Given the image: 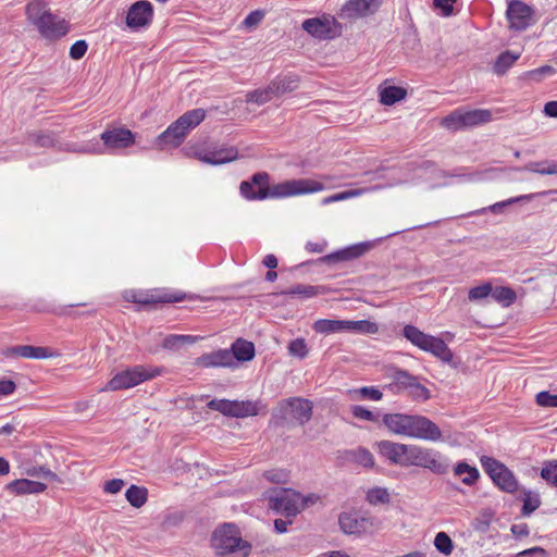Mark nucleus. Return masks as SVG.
I'll use <instances>...</instances> for the list:
<instances>
[{"mask_svg":"<svg viewBox=\"0 0 557 557\" xmlns=\"http://www.w3.org/2000/svg\"><path fill=\"white\" fill-rule=\"evenodd\" d=\"M324 189V184L311 178L289 180L270 186V175L267 172L255 173L249 181H243L239 185L240 195L247 200L287 198Z\"/></svg>","mask_w":557,"mask_h":557,"instance_id":"nucleus-1","label":"nucleus"},{"mask_svg":"<svg viewBox=\"0 0 557 557\" xmlns=\"http://www.w3.org/2000/svg\"><path fill=\"white\" fill-rule=\"evenodd\" d=\"M205 117L206 111L201 108L185 112L157 137L156 145L160 149L178 147L184 141L188 132L198 126Z\"/></svg>","mask_w":557,"mask_h":557,"instance_id":"nucleus-2","label":"nucleus"},{"mask_svg":"<svg viewBox=\"0 0 557 557\" xmlns=\"http://www.w3.org/2000/svg\"><path fill=\"white\" fill-rule=\"evenodd\" d=\"M264 499L268 502V507L275 513L292 518L307 506L310 498L304 497L292 488L276 487L267 491Z\"/></svg>","mask_w":557,"mask_h":557,"instance_id":"nucleus-3","label":"nucleus"},{"mask_svg":"<svg viewBox=\"0 0 557 557\" xmlns=\"http://www.w3.org/2000/svg\"><path fill=\"white\" fill-rule=\"evenodd\" d=\"M403 335L412 345L417 346L423 351L432 354L443 362L450 363L453 361L454 355L450 348L442 338L426 334L411 324L404 326Z\"/></svg>","mask_w":557,"mask_h":557,"instance_id":"nucleus-4","label":"nucleus"},{"mask_svg":"<svg viewBox=\"0 0 557 557\" xmlns=\"http://www.w3.org/2000/svg\"><path fill=\"white\" fill-rule=\"evenodd\" d=\"M162 369L154 366L137 364L117 372L107 383L103 391H122L137 386L161 375Z\"/></svg>","mask_w":557,"mask_h":557,"instance_id":"nucleus-5","label":"nucleus"},{"mask_svg":"<svg viewBox=\"0 0 557 557\" xmlns=\"http://www.w3.org/2000/svg\"><path fill=\"white\" fill-rule=\"evenodd\" d=\"M211 542L219 555L235 554L236 557H246L251 549V545L237 535V530L233 524H224L216 529Z\"/></svg>","mask_w":557,"mask_h":557,"instance_id":"nucleus-6","label":"nucleus"},{"mask_svg":"<svg viewBox=\"0 0 557 557\" xmlns=\"http://www.w3.org/2000/svg\"><path fill=\"white\" fill-rule=\"evenodd\" d=\"M492 121V112L487 109L457 108L441 121V125L448 131L457 132L479 126Z\"/></svg>","mask_w":557,"mask_h":557,"instance_id":"nucleus-7","label":"nucleus"},{"mask_svg":"<svg viewBox=\"0 0 557 557\" xmlns=\"http://www.w3.org/2000/svg\"><path fill=\"white\" fill-rule=\"evenodd\" d=\"M408 460V467L424 468L437 475H444L449 471L448 459L433 448L412 445Z\"/></svg>","mask_w":557,"mask_h":557,"instance_id":"nucleus-8","label":"nucleus"},{"mask_svg":"<svg viewBox=\"0 0 557 557\" xmlns=\"http://www.w3.org/2000/svg\"><path fill=\"white\" fill-rule=\"evenodd\" d=\"M480 462L485 473L500 491L513 494L520 490L515 473L505 463L490 456H482Z\"/></svg>","mask_w":557,"mask_h":557,"instance_id":"nucleus-9","label":"nucleus"},{"mask_svg":"<svg viewBox=\"0 0 557 557\" xmlns=\"http://www.w3.org/2000/svg\"><path fill=\"white\" fill-rule=\"evenodd\" d=\"M407 437L428 442L442 441L441 429L432 420L420 414H408Z\"/></svg>","mask_w":557,"mask_h":557,"instance_id":"nucleus-10","label":"nucleus"},{"mask_svg":"<svg viewBox=\"0 0 557 557\" xmlns=\"http://www.w3.org/2000/svg\"><path fill=\"white\" fill-rule=\"evenodd\" d=\"M506 16L509 28L515 32H523L535 23L533 8L521 0L508 2Z\"/></svg>","mask_w":557,"mask_h":557,"instance_id":"nucleus-11","label":"nucleus"},{"mask_svg":"<svg viewBox=\"0 0 557 557\" xmlns=\"http://www.w3.org/2000/svg\"><path fill=\"white\" fill-rule=\"evenodd\" d=\"M339 28L335 17L331 15L307 18L302 22V29L319 40L335 38L339 35Z\"/></svg>","mask_w":557,"mask_h":557,"instance_id":"nucleus-12","label":"nucleus"},{"mask_svg":"<svg viewBox=\"0 0 557 557\" xmlns=\"http://www.w3.org/2000/svg\"><path fill=\"white\" fill-rule=\"evenodd\" d=\"M37 30L46 39L54 41L64 37L70 28L65 20L59 18L49 12H44L40 16H37Z\"/></svg>","mask_w":557,"mask_h":557,"instance_id":"nucleus-13","label":"nucleus"},{"mask_svg":"<svg viewBox=\"0 0 557 557\" xmlns=\"http://www.w3.org/2000/svg\"><path fill=\"white\" fill-rule=\"evenodd\" d=\"M280 411L282 418H290L300 425H304L312 417V403L308 399L293 397L281 404Z\"/></svg>","mask_w":557,"mask_h":557,"instance_id":"nucleus-14","label":"nucleus"},{"mask_svg":"<svg viewBox=\"0 0 557 557\" xmlns=\"http://www.w3.org/2000/svg\"><path fill=\"white\" fill-rule=\"evenodd\" d=\"M100 139L103 143V150L108 149L112 151L116 149H125L134 145L135 134L126 127H114L102 132Z\"/></svg>","mask_w":557,"mask_h":557,"instance_id":"nucleus-15","label":"nucleus"},{"mask_svg":"<svg viewBox=\"0 0 557 557\" xmlns=\"http://www.w3.org/2000/svg\"><path fill=\"white\" fill-rule=\"evenodd\" d=\"M195 157L210 165H221L232 162L238 158V150L235 147H212L198 149Z\"/></svg>","mask_w":557,"mask_h":557,"instance_id":"nucleus-16","label":"nucleus"},{"mask_svg":"<svg viewBox=\"0 0 557 557\" xmlns=\"http://www.w3.org/2000/svg\"><path fill=\"white\" fill-rule=\"evenodd\" d=\"M153 20V7L147 0L133 3L126 15V24L132 29L147 27Z\"/></svg>","mask_w":557,"mask_h":557,"instance_id":"nucleus-17","label":"nucleus"},{"mask_svg":"<svg viewBox=\"0 0 557 557\" xmlns=\"http://www.w3.org/2000/svg\"><path fill=\"white\" fill-rule=\"evenodd\" d=\"M410 444L395 443L391 441H381L377 443L379 454L386 458L391 463L400 467H408V459L411 451Z\"/></svg>","mask_w":557,"mask_h":557,"instance_id":"nucleus-18","label":"nucleus"},{"mask_svg":"<svg viewBox=\"0 0 557 557\" xmlns=\"http://www.w3.org/2000/svg\"><path fill=\"white\" fill-rule=\"evenodd\" d=\"M341 530L348 535H361L372 528L373 523L367 517L360 516L356 511L342 512L338 517Z\"/></svg>","mask_w":557,"mask_h":557,"instance_id":"nucleus-19","label":"nucleus"},{"mask_svg":"<svg viewBox=\"0 0 557 557\" xmlns=\"http://www.w3.org/2000/svg\"><path fill=\"white\" fill-rule=\"evenodd\" d=\"M372 247L371 243L364 242L356 245L348 246L326 256L320 258V261L325 263H337L342 261H349L364 255Z\"/></svg>","mask_w":557,"mask_h":557,"instance_id":"nucleus-20","label":"nucleus"},{"mask_svg":"<svg viewBox=\"0 0 557 557\" xmlns=\"http://www.w3.org/2000/svg\"><path fill=\"white\" fill-rule=\"evenodd\" d=\"M233 357L228 349H218L202 354L196 359L195 364L200 368H234Z\"/></svg>","mask_w":557,"mask_h":557,"instance_id":"nucleus-21","label":"nucleus"},{"mask_svg":"<svg viewBox=\"0 0 557 557\" xmlns=\"http://www.w3.org/2000/svg\"><path fill=\"white\" fill-rule=\"evenodd\" d=\"M380 5V0H348L342 8V15L356 18L373 13Z\"/></svg>","mask_w":557,"mask_h":557,"instance_id":"nucleus-22","label":"nucleus"},{"mask_svg":"<svg viewBox=\"0 0 557 557\" xmlns=\"http://www.w3.org/2000/svg\"><path fill=\"white\" fill-rule=\"evenodd\" d=\"M300 77L295 73L277 75L270 82L275 98L295 91L299 87Z\"/></svg>","mask_w":557,"mask_h":557,"instance_id":"nucleus-23","label":"nucleus"},{"mask_svg":"<svg viewBox=\"0 0 557 557\" xmlns=\"http://www.w3.org/2000/svg\"><path fill=\"white\" fill-rule=\"evenodd\" d=\"M228 350L234 356V367H237L238 362L249 361L255 357V345L246 339H236Z\"/></svg>","mask_w":557,"mask_h":557,"instance_id":"nucleus-24","label":"nucleus"},{"mask_svg":"<svg viewBox=\"0 0 557 557\" xmlns=\"http://www.w3.org/2000/svg\"><path fill=\"white\" fill-rule=\"evenodd\" d=\"M382 422L389 432L407 437L408 414L385 413L382 418Z\"/></svg>","mask_w":557,"mask_h":557,"instance_id":"nucleus-25","label":"nucleus"},{"mask_svg":"<svg viewBox=\"0 0 557 557\" xmlns=\"http://www.w3.org/2000/svg\"><path fill=\"white\" fill-rule=\"evenodd\" d=\"M454 475L460 476L461 482L468 486L474 485L480 479V472L476 467L470 466L466 461H459L454 467Z\"/></svg>","mask_w":557,"mask_h":557,"instance_id":"nucleus-26","label":"nucleus"},{"mask_svg":"<svg viewBox=\"0 0 557 557\" xmlns=\"http://www.w3.org/2000/svg\"><path fill=\"white\" fill-rule=\"evenodd\" d=\"M259 403L252 400H233L232 418H248L259 413Z\"/></svg>","mask_w":557,"mask_h":557,"instance_id":"nucleus-27","label":"nucleus"},{"mask_svg":"<svg viewBox=\"0 0 557 557\" xmlns=\"http://www.w3.org/2000/svg\"><path fill=\"white\" fill-rule=\"evenodd\" d=\"M312 327L320 334L347 332V320L320 319L313 323Z\"/></svg>","mask_w":557,"mask_h":557,"instance_id":"nucleus-28","label":"nucleus"},{"mask_svg":"<svg viewBox=\"0 0 557 557\" xmlns=\"http://www.w3.org/2000/svg\"><path fill=\"white\" fill-rule=\"evenodd\" d=\"M199 338V336L195 335L170 334L163 338L162 347L168 350H178L185 345L197 343Z\"/></svg>","mask_w":557,"mask_h":557,"instance_id":"nucleus-29","label":"nucleus"},{"mask_svg":"<svg viewBox=\"0 0 557 557\" xmlns=\"http://www.w3.org/2000/svg\"><path fill=\"white\" fill-rule=\"evenodd\" d=\"M407 90L399 86H387L380 88V102L384 106H393L405 99Z\"/></svg>","mask_w":557,"mask_h":557,"instance_id":"nucleus-30","label":"nucleus"},{"mask_svg":"<svg viewBox=\"0 0 557 557\" xmlns=\"http://www.w3.org/2000/svg\"><path fill=\"white\" fill-rule=\"evenodd\" d=\"M521 170L537 173L541 175H557V161L542 160L532 161L525 164Z\"/></svg>","mask_w":557,"mask_h":557,"instance_id":"nucleus-31","label":"nucleus"},{"mask_svg":"<svg viewBox=\"0 0 557 557\" xmlns=\"http://www.w3.org/2000/svg\"><path fill=\"white\" fill-rule=\"evenodd\" d=\"M519 58L520 53H515L510 50L502 52L494 63V73L497 75H504Z\"/></svg>","mask_w":557,"mask_h":557,"instance_id":"nucleus-32","label":"nucleus"},{"mask_svg":"<svg viewBox=\"0 0 557 557\" xmlns=\"http://www.w3.org/2000/svg\"><path fill=\"white\" fill-rule=\"evenodd\" d=\"M534 197H535V194L521 195V196L512 197V198H509L507 200L499 201V202H496L494 205H491L487 208H483L481 210H476L472 214H481V213H484L486 211H491L492 213L499 214V213L503 212V209L505 207H507L509 205H512V203L529 201V200L533 199Z\"/></svg>","mask_w":557,"mask_h":557,"instance_id":"nucleus-33","label":"nucleus"},{"mask_svg":"<svg viewBox=\"0 0 557 557\" xmlns=\"http://www.w3.org/2000/svg\"><path fill=\"white\" fill-rule=\"evenodd\" d=\"M125 497L133 507L140 508L148 499V491L144 486L132 484L126 490Z\"/></svg>","mask_w":557,"mask_h":557,"instance_id":"nucleus-34","label":"nucleus"},{"mask_svg":"<svg viewBox=\"0 0 557 557\" xmlns=\"http://www.w3.org/2000/svg\"><path fill=\"white\" fill-rule=\"evenodd\" d=\"M522 494L523 506L521 515L524 517L533 513L541 506L540 495L527 488L519 490Z\"/></svg>","mask_w":557,"mask_h":557,"instance_id":"nucleus-35","label":"nucleus"},{"mask_svg":"<svg viewBox=\"0 0 557 557\" xmlns=\"http://www.w3.org/2000/svg\"><path fill=\"white\" fill-rule=\"evenodd\" d=\"M275 98L271 84L246 94V102L262 106Z\"/></svg>","mask_w":557,"mask_h":557,"instance_id":"nucleus-36","label":"nucleus"},{"mask_svg":"<svg viewBox=\"0 0 557 557\" xmlns=\"http://www.w3.org/2000/svg\"><path fill=\"white\" fill-rule=\"evenodd\" d=\"M65 150L77 152V153H87V154H103L104 150L100 143L97 139H91L87 143L83 144H67Z\"/></svg>","mask_w":557,"mask_h":557,"instance_id":"nucleus-37","label":"nucleus"},{"mask_svg":"<svg viewBox=\"0 0 557 557\" xmlns=\"http://www.w3.org/2000/svg\"><path fill=\"white\" fill-rule=\"evenodd\" d=\"M1 354L5 358L10 359H18V358H35V346L33 345H22V346H12L7 347L1 350Z\"/></svg>","mask_w":557,"mask_h":557,"instance_id":"nucleus-38","label":"nucleus"},{"mask_svg":"<svg viewBox=\"0 0 557 557\" xmlns=\"http://www.w3.org/2000/svg\"><path fill=\"white\" fill-rule=\"evenodd\" d=\"M366 500L372 505H387L391 503V494L386 487L375 486L368 490Z\"/></svg>","mask_w":557,"mask_h":557,"instance_id":"nucleus-39","label":"nucleus"},{"mask_svg":"<svg viewBox=\"0 0 557 557\" xmlns=\"http://www.w3.org/2000/svg\"><path fill=\"white\" fill-rule=\"evenodd\" d=\"M347 332L356 334H376L379 332V325L369 320H347Z\"/></svg>","mask_w":557,"mask_h":557,"instance_id":"nucleus-40","label":"nucleus"},{"mask_svg":"<svg viewBox=\"0 0 557 557\" xmlns=\"http://www.w3.org/2000/svg\"><path fill=\"white\" fill-rule=\"evenodd\" d=\"M320 294V287L313 286V285H305V284H297L292 286L290 288L282 292V295L285 296H298L301 298H312Z\"/></svg>","mask_w":557,"mask_h":557,"instance_id":"nucleus-41","label":"nucleus"},{"mask_svg":"<svg viewBox=\"0 0 557 557\" xmlns=\"http://www.w3.org/2000/svg\"><path fill=\"white\" fill-rule=\"evenodd\" d=\"M491 295L494 300L503 304L504 306H510L517 298L516 292L507 286L492 287Z\"/></svg>","mask_w":557,"mask_h":557,"instance_id":"nucleus-42","label":"nucleus"},{"mask_svg":"<svg viewBox=\"0 0 557 557\" xmlns=\"http://www.w3.org/2000/svg\"><path fill=\"white\" fill-rule=\"evenodd\" d=\"M5 488L15 495L33 494L35 493V482L27 479L15 480L10 482Z\"/></svg>","mask_w":557,"mask_h":557,"instance_id":"nucleus-43","label":"nucleus"},{"mask_svg":"<svg viewBox=\"0 0 557 557\" xmlns=\"http://www.w3.org/2000/svg\"><path fill=\"white\" fill-rule=\"evenodd\" d=\"M185 299V294L182 292H163L159 293L156 296H152L151 299H140L138 302L140 304H149V302H162V304H173L180 302Z\"/></svg>","mask_w":557,"mask_h":557,"instance_id":"nucleus-44","label":"nucleus"},{"mask_svg":"<svg viewBox=\"0 0 557 557\" xmlns=\"http://www.w3.org/2000/svg\"><path fill=\"white\" fill-rule=\"evenodd\" d=\"M348 455L351 460L363 467L371 468L374 466L373 455L367 448L359 447L356 450H350Z\"/></svg>","mask_w":557,"mask_h":557,"instance_id":"nucleus-45","label":"nucleus"},{"mask_svg":"<svg viewBox=\"0 0 557 557\" xmlns=\"http://www.w3.org/2000/svg\"><path fill=\"white\" fill-rule=\"evenodd\" d=\"M434 546L444 555H450L454 549L453 541L445 532H438L435 535Z\"/></svg>","mask_w":557,"mask_h":557,"instance_id":"nucleus-46","label":"nucleus"},{"mask_svg":"<svg viewBox=\"0 0 557 557\" xmlns=\"http://www.w3.org/2000/svg\"><path fill=\"white\" fill-rule=\"evenodd\" d=\"M364 190L363 189H349L345 191H341L331 196L323 198V205H330L337 201L347 200L357 196H360Z\"/></svg>","mask_w":557,"mask_h":557,"instance_id":"nucleus-47","label":"nucleus"},{"mask_svg":"<svg viewBox=\"0 0 557 557\" xmlns=\"http://www.w3.org/2000/svg\"><path fill=\"white\" fill-rule=\"evenodd\" d=\"M288 352L290 356L304 359L308 355V348L304 338H296L288 345Z\"/></svg>","mask_w":557,"mask_h":557,"instance_id":"nucleus-48","label":"nucleus"},{"mask_svg":"<svg viewBox=\"0 0 557 557\" xmlns=\"http://www.w3.org/2000/svg\"><path fill=\"white\" fill-rule=\"evenodd\" d=\"M232 401L230 399H212L208 403V408L221 412L226 417L232 414Z\"/></svg>","mask_w":557,"mask_h":557,"instance_id":"nucleus-49","label":"nucleus"},{"mask_svg":"<svg viewBox=\"0 0 557 557\" xmlns=\"http://www.w3.org/2000/svg\"><path fill=\"white\" fill-rule=\"evenodd\" d=\"M492 293V284L484 283L482 285L475 286L469 290L468 297L469 300L475 301L486 298Z\"/></svg>","mask_w":557,"mask_h":557,"instance_id":"nucleus-50","label":"nucleus"},{"mask_svg":"<svg viewBox=\"0 0 557 557\" xmlns=\"http://www.w3.org/2000/svg\"><path fill=\"white\" fill-rule=\"evenodd\" d=\"M541 476L549 484L557 486V460L546 463L541 471Z\"/></svg>","mask_w":557,"mask_h":557,"instance_id":"nucleus-51","label":"nucleus"},{"mask_svg":"<svg viewBox=\"0 0 557 557\" xmlns=\"http://www.w3.org/2000/svg\"><path fill=\"white\" fill-rule=\"evenodd\" d=\"M417 380L416 376L411 375L406 370H396L394 373V382L405 388H410L413 382Z\"/></svg>","mask_w":557,"mask_h":557,"instance_id":"nucleus-52","label":"nucleus"},{"mask_svg":"<svg viewBox=\"0 0 557 557\" xmlns=\"http://www.w3.org/2000/svg\"><path fill=\"white\" fill-rule=\"evenodd\" d=\"M351 413L356 419H359V420L372 421V422H376L379 420L376 414H374L369 409H367L362 406H359V405H355L351 407Z\"/></svg>","mask_w":557,"mask_h":557,"instance_id":"nucleus-53","label":"nucleus"},{"mask_svg":"<svg viewBox=\"0 0 557 557\" xmlns=\"http://www.w3.org/2000/svg\"><path fill=\"white\" fill-rule=\"evenodd\" d=\"M536 403L541 407L555 408L557 407V394H550L547 391L540 392L536 395Z\"/></svg>","mask_w":557,"mask_h":557,"instance_id":"nucleus-54","label":"nucleus"},{"mask_svg":"<svg viewBox=\"0 0 557 557\" xmlns=\"http://www.w3.org/2000/svg\"><path fill=\"white\" fill-rule=\"evenodd\" d=\"M409 393L414 399L428 400L430 398V391L423 386L418 379L410 386Z\"/></svg>","mask_w":557,"mask_h":557,"instance_id":"nucleus-55","label":"nucleus"},{"mask_svg":"<svg viewBox=\"0 0 557 557\" xmlns=\"http://www.w3.org/2000/svg\"><path fill=\"white\" fill-rule=\"evenodd\" d=\"M263 476L273 483H286L288 479V472L282 469H272L263 473Z\"/></svg>","mask_w":557,"mask_h":557,"instance_id":"nucleus-56","label":"nucleus"},{"mask_svg":"<svg viewBox=\"0 0 557 557\" xmlns=\"http://www.w3.org/2000/svg\"><path fill=\"white\" fill-rule=\"evenodd\" d=\"M461 170H456L455 173H453L450 176H455V177H463L466 178L467 181H470V182H475V181H481L484 178V175L486 173H490V172H493L494 170L493 169H486L484 171H475V172H472V173H462L460 172Z\"/></svg>","mask_w":557,"mask_h":557,"instance_id":"nucleus-57","label":"nucleus"},{"mask_svg":"<svg viewBox=\"0 0 557 557\" xmlns=\"http://www.w3.org/2000/svg\"><path fill=\"white\" fill-rule=\"evenodd\" d=\"M87 49L88 45L85 40H77L70 48V57L73 60H79L85 55Z\"/></svg>","mask_w":557,"mask_h":557,"instance_id":"nucleus-58","label":"nucleus"},{"mask_svg":"<svg viewBox=\"0 0 557 557\" xmlns=\"http://www.w3.org/2000/svg\"><path fill=\"white\" fill-rule=\"evenodd\" d=\"M355 393H358L361 397L368 398L371 400H380L383 397V393L373 386L361 387L358 391H355Z\"/></svg>","mask_w":557,"mask_h":557,"instance_id":"nucleus-59","label":"nucleus"},{"mask_svg":"<svg viewBox=\"0 0 557 557\" xmlns=\"http://www.w3.org/2000/svg\"><path fill=\"white\" fill-rule=\"evenodd\" d=\"M263 17H264V13L260 10H256V11L250 12L245 17L243 24L247 28H250V27H253V26H257L258 24H260L261 21L263 20Z\"/></svg>","mask_w":557,"mask_h":557,"instance_id":"nucleus-60","label":"nucleus"},{"mask_svg":"<svg viewBox=\"0 0 557 557\" xmlns=\"http://www.w3.org/2000/svg\"><path fill=\"white\" fill-rule=\"evenodd\" d=\"M125 482L122 479H112L104 483L103 491L108 494H116L123 488Z\"/></svg>","mask_w":557,"mask_h":557,"instance_id":"nucleus-61","label":"nucleus"},{"mask_svg":"<svg viewBox=\"0 0 557 557\" xmlns=\"http://www.w3.org/2000/svg\"><path fill=\"white\" fill-rule=\"evenodd\" d=\"M55 136L53 133L37 134V146L53 147L55 145Z\"/></svg>","mask_w":557,"mask_h":557,"instance_id":"nucleus-62","label":"nucleus"},{"mask_svg":"<svg viewBox=\"0 0 557 557\" xmlns=\"http://www.w3.org/2000/svg\"><path fill=\"white\" fill-rule=\"evenodd\" d=\"M456 0H434V7L442 11L444 16H449L453 14V3Z\"/></svg>","mask_w":557,"mask_h":557,"instance_id":"nucleus-63","label":"nucleus"},{"mask_svg":"<svg viewBox=\"0 0 557 557\" xmlns=\"http://www.w3.org/2000/svg\"><path fill=\"white\" fill-rule=\"evenodd\" d=\"M37 479H42L47 482H60L58 475L45 467H37Z\"/></svg>","mask_w":557,"mask_h":557,"instance_id":"nucleus-64","label":"nucleus"}]
</instances>
